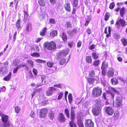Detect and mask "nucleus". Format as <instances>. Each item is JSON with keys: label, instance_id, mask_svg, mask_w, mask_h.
Masks as SVG:
<instances>
[{"label": "nucleus", "instance_id": "nucleus-1", "mask_svg": "<svg viewBox=\"0 0 127 127\" xmlns=\"http://www.w3.org/2000/svg\"><path fill=\"white\" fill-rule=\"evenodd\" d=\"M113 92L115 94H119V92L118 91L112 87H110L109 88V90L106 91V93H104L103 94V96L104 99L105 100H106L107 98L106 96L109 97L108 95H109L110 97H111L112 98H113L115 96V95L113 94L112 92Z\"/></svg>", "mask_w": 127, "mask_h": 127}, {"label": "nucleus", "instance_id": "nucleus-2", "mask_svg": "<svg viewBox=\"0 0 127 127\" xmlns=\"http://www.w3.org/2000/svg\"><path fill=\"white\" fill-rule=\"evenodd\" d=\"M0 116L1 117L2 122L3 123L0 125V127H9L11 124L8 120V116L4 114L0 113Z\"/></svg>", "mask_w": 127, "mask_h": 127}, {"label": "nucleus", "instance_id": "nucleus-3", "mask_svg": "<svg viewBox=\"0 0 127 127\" xmlns=\"http://www.w3.org/2000/svg\"><path fill=\"white\" fill-rule=\"evenodd\" d=\"M44 46L45 48L50 51L54 50L56 48V43L53 41L46 42L44 43Z\"/></svg>", "mask_w": 127, "mask_h": 127}, {"label": "nucleus", "instance_id": "nucleus-4", "mask_svg": "<svg viewBox=\"0 0 127 127\" xmlns=\"http://www.w3.org/2000/svg\"><path fill=\"white\" fill-rule=\"evenodd\" d=\"M102 93L101 88L99 87H95L92 91V95L93 97H97L101 95Z\"/></svg>", "mask_w": 127, "mask_h": 127}, {"label": "nucleus", "instance_id": "nucleus-5", "mask_svg": "<svg viewBox=\"0 0 127 127\" xmlns=\"http://www.w3.org/2000/svg\"><path fill=\"white\" fill-rule=\"evenodd\" d=\"M48 77L44 75H42L39 78L38 82L37 83L39 86H41L45 84L47 81Z\"/></svg>", "mask_w": 127, "mask_h": 127}, {"label": "nucleus", "instance_id": "nucleus-6", "mask_svg": "<svg viewBox=\"0 0 127 127\" xmlns=\"http://www.w3.org/2000/svg\"><path fill=\"white\" fill-rule=\"evenodd\" d=\"M112 99L113 100V104L114 106L118 107L121 105L122 102L120 97H117L115 101L114 100V98Z\"/></svg>", "mask_w": 127, "mask_h": 127}, {"label": "nucleus", "instance_id": "nucleus-7", "mask_svg": "<svg viewBox=\"0 0 127 127\" xmlns=\"http://www.w3.org/2000/svg\"><path fill=\"white\" fill-rule=\"evenodd\" d=\"M83 115L81 112L78 113L77 115V124L79 127H83L84 124L81 119V117H82Z\"/></svg>", "mask_w": 127, "mask_h": 127}, {"label": "nucleus", "instance_id": "nucleus-8", "mask_svg": "<svg viewBox=\"0 0 127 127\" xmlns=\"http://www.w3.org/2000/svg\"><path fill=\"white\" fill-rule=\"evenodd\" d=\"M86 127H94V123L91 120H86L85 123Z\"/></svg>", "mask_w": 127, "mask_h": 127}, {"label": "nucleus", "instance_id": "nucleus-9", "mask_svg": "<svg viewBox=\"0 0 127 127\" xmlns=\"http://www.w3.org/2000/svg\"><path fill=\"white\" fill-rule=\"evenodd\" d=\"M56 91V89L53 87H50L48 88V90L46 92L47 95H51L54 92Z\"/></svg>", "mask_w": 127, "mask_h": 127}, {"label": "nucleus", "instance_id": "nucleus-10", "mask_svg": "<svg viewBox=\"0 0 127 127\" xmlns=\"http://www.w3.org/2000/svg\"><path fill=\"white\" fill-rule=\"evenodd\" d=\"M120 24L121 26L123 27L125 26V21L123 19H120L117 21L116 25L119 26L120 25Z\"/></svg>", "mask_w": 127, "mask_h": 127}, {"label": "nucleus", "instance_id": "nucleus-11", "mask_svg": "<svg viewBox=\"0 0 127 127\" xmlns=\"http://www.w3.org/2000/svg\"><path fill=\"white\" fill-rule=\"evenodd\" d=\"M58 119L60 122H63L66 121V119L64 115L62 113H60L58 117Z\"/></svg>", "mask_w": 127, "mask_h": 127}, {"label": "nucleus", "instance_id": "nucleus-12", "mask_svg": "<svg viewBox=\"0 0 127 127\" xmlns=\"http://www.w3.org/2000/svg\"><path fill=\"white\" fill-rule=\"evenodd\" d=\"M8 69L5 67H2L0 68V74H5L8 72Z\"/></svg>", "mask_w": 127, "mask_h": 127}, {"label": "nucleus", "instance_id": "nucleus-13", "mask_svg": "<svg viewBox=\"0 0 127 127\" xmlns=\"http://www.w3.org/2000/svg\"><path fill=\"white\" fill-rule=\"evenodd\" d=\"M26 30L29 32L31 31L32 30V24L30 23H29L27 24L26 25Z\"/></svg>", "mask_w": 127, "mask_h": 127}, {"label": "nucleus", "instance_id": "nucleus-14", "mask_svg": "<svg viewBox=\"0 0 127 127\" xmlns=\"http://www.w3.org/2000/svg\"><path fill=\"white\" fill-rule=\"evenodd\" d=\"M77 32V31L76 29H74L72 30L68 31V33L71 36L74 35L75 33H76Z\"/></svg>", "mask_w": 127, "mask_h": 127}, {"label": "nucleus", "instance_id": "nucleus-15", "mask_svg": "<svg viewBox=\"0 0 127 127\" xmlns=\"http://www.w3.org/2000/svg\"><path fill=\"white\" fill-rule=\"evenodd\" d=\"M114 74L113 69L111 68H110L107 73V75L108 77H112Z\"/></svg>", "mask_w": 127, "mask_h": 127}, {"label": "nucleus", "instance_id": "nucleus-16", "mask_svg": "<svg viewBox=\"0 0 127 127\" xmlns=\"http://www.w3.org/2000/svg\"><path fill=\"white\" fill-rule=\"evenodd\" d=\"M101 110V107L100 104L99 106H95L93 107L92 111H100Z\"/></svg>", "mask_w": 127, "mask_h": 127}, {"label": "nucleus", "instance_id": "nucleus-17", "mask_svg": "<svg viewBox=\"0 0 127 127\" xmlns=\"http://www.w3.org/2000/svg\"><path fill=\"white\" fill-rule=\"evenodd\" d=\"M64 7L65 9L67 11L70 12L71 11V8L69 3H66L64 5Z\"/></svg>", "mask_w": 127, "mask_h": 127}, {"label": "nucleus", "instance_id": "nucleus-18", "mask_svg": "<svg viewBox=\"0 0 127 127\" xmlns=\"http://www.w3.org/2000/svg\"><path fill=\"white\" fill-rule=\"evenodd\" d=\"M108 67V63L104 61L102 63L101 68L104 69L106 70Z\"/></svg>", "mask_w": 127, "mask_h": 127}, {"label": "nucleus", "instance_id": "nucleus-19", "mask_svg": "<svg viewBox=\"0 0 127 127\" xmlns=\"http://www.w3.org/2000/svg\"><path fill=\"white\" fill-rule=\"evenodd\" d=\"M66 52L64 51H63L62 52H60L59 53V55L58 56V60H59L60 58H61V57H64L65 56H66L67 54Z\"/></svg>", "mask_w": 127, "mask_h": 127}, {"label": "nucleus", "instance_id": "nucleus-20", "mask_svg": "<svg viewBox=\"0 0 127 127\" xmlns=\"http://www.w3.org/2000/svg\"><path fill=\"white\" fill-rule=\"evenodd\" d=\"M11 76V72H10L6 76L3 78V79L5 81H8L10 79Z\"/></svg>", "mask_w": 127, "mask_h": 127}, {"label": "nucleus", "instance_id": "nucleus-21", "mask_svg": "<svg viewBox=\"0 0 127 127\" xmlns=\"http://www.w3.org/2000/svg\"><path fill=\"white\" fill-rule=\"evenodd\" d=\"M111 82L114 85L117 84L118 83V79L116 78H113L111 79Z\"/></svg>", "mask_w": 127, "mask_h": 127}, {"label": "nucleus", "instance_id": "nucleus-22", "mask_svg": "<svg viewBox=\"0 0 127 127\" xmlns=\"http://www.w3.org/2000/svg\"><path fill=\"white\" fill-rule=\"evenodd\" d=\"M73 120H71L69 122V125L70 127H77V125L74 122Z\"/></svg>", "mask_w": 127, "mask_h": 127}, {"label": "nucleus", "instance_id": "nucleus-23", "mask_svg": "<svg viewBox=\"0 0 127 127\" xmlns=\"http://www.w3.org/2000/svg\"><path fill=\"white\" fill-rule=\"evenodd\" d=\"M86 60L87 62L88 63H91L92 62V59L90 56L86 57Z\"/></svg>", "mask_w": 127, "mask_h": 127}, {"label": "nucleus", "instance_id": "nucleus-24", "mask_svg": "<svg viewBox=\"0 0 127 127\" xmlns=\"http://www.w3.org/2000/svg\"><path fill=\"white\" fill-rule=\"evenodd\" d=\"M57 34V31L56 30H54L52 31L50 33V36L52 37H54L56 36Z\"/></svg>", "mask_w": 127, "mask_h": 127}, {"label": "nucleus", "instance_id": "nucleus-25", "mask_svg": "<svg viewBox=\"0 0 127 127\" xmlns=\"http://www.w3.org/2000/svg\"><path fill=\"white\" fill-rule=\"evenodd\" d=\"M121 41L123 45L125 46L127 45V39L125 38H123L121 39Z\"/></svg>", "mask_w": 127, "mask_h": 127}, {"label": "nucleus", "instance_id": "nucleus-26", "mask_svg": "<svg viewBox=\"0 0 127 127\" xmlns=\"http://www.w3.org/2000/svg\"><path fill=\"white\" fill-rule=\"evenodd\" d=\"M125 13V8L124 7L122 8L120 10V15L121 16L123 17L124 14Z\"/></svg>", "mask_w": 127, "mask_h": 127}, {"label": "nucleus", "instance_id": "nucleus-27", "mask_svg": "<svg viewBox=\"0 0 127 127\" xmlns=\"http://www.w3.org/2000/svg\"><path fill=\"white\" fill-rule=\"evenodd\" d=\"M16 26L18 28V30H19L20 29H21V27L20 26V20H18L16 23Z\"/></svg>", "mask_w": 127, "mask_h": 127}, {"label": "nucleus", "instance_id": "nucleus-28", "mask_svg": "<svg viewBox=\"0 0 127 127\" xmlns=\"http://www.w3.org/2000/svg\"><path fill=\"white\" fill-rule=\"evenodd\" d=\"M95 76V73L94 70H92L89 72V76L90 77H94Z\"/></svg>", "mask_w": 127, "mask_h": 127}, {"label": "nucleus", "instance_id": "nucleus-29", "mask_svg": "<svg viewBox=\"0 0 127 127\" xmlns=\"http://www.w3.org/2000/svg\"><path fill=\"white\" fill-rule=\"evenodd\" d=\"M49 117L50 119H51L52 120H53L54 118V115L52 112H51L49 113Z\"/></svg>", "mask_w": 127, "mask_h": 127}, {"label": "nucleus", "instance_id": "nucleus-30", "mask_svg": "<svg viewBox=\"0 0 127 127\" xmlns=\"http://www.w3.org/2000/svg\"><path fill=\"white\" fill-rule=\"evenodd\" d=\"M100 61L99 60H96L93 62V64L95 66H98Z\"/></svg>", "mask_w": 127, "mask_h": 127}, {"label": "nucleus", "instance_id": "nucleus-31", "mask_svg": "<svg viewBox=\"0 0 127 127\" xmlns=\"http://www.w3.org/2000/svg\"><path fill=\"white\" fill-rule=\"evenodd\" d=\"M27 63L28 64L29 66V67H32L33 65V62L31 60H28Z\"/></svg>", "mask_w": 127, "mask_h": 127}, {"label": "nucleus", "instance_id": "nucleus-32", "mask_svg": "<svg viewBox=\"0 0 127 127\" xmlns=\"http://www.w3.org/2000/svg\"><path fill=\"white\" fill-rule=\"evenodd\" d=\"M62 38L63 41H65L67 40V36L64 33H63L62 35Z\"/></svg>", "mask_w": 127, "mask_h": 127}, {"label": "nucleus", "instance_id": "nucleus-33", "mask_svg": "<svg viewBox=\"0 0 127 127\" xmlns=\"http://www.w3.org/2000/svg\"><path fill=\"white\" fill-rule=\"evenodd\" d=\"M110 15L109 13L108 12H106L105 16V20L106 21L108 20L110 17Z\"/></svg>", "mask_w": 127, "mask_h": 127}, {"label": "nucleus", "instance_id": "nucleus-34", "mask_svg": "<svg viewBox=\"0 0 127 127\" xmlns=\"http://www.w3.org/2000/svg\"><path fill=\"white\" fill-rule=\"evenodd\" d=\"M78 0H73L72 4L73 6L75 7H77L78 6Z\"/></svg>", "mask_w": 127, "mask_h": 127}, {"label": "nucleus", "instance_id": "nucleus-35", "mask_svg": "<svg viewBox=\"0 0 127 127\" xmlns=\"http://www.w3.org/2000/svg\"><path fill=\"white\" fill-rule=\"evenodd\" d=\"M92 55L93 58L94 59H96L98 58V57L95 52H93L92 54Z\"/></svg>", "mask_w": 127, "mask_h": 127}, {"label": "nucleus", "instance_id": "nucleus-36", "mask_svg": "<svg viewBox=\"0 0 127 127\" xmlns=\"http://www.w3.org/2000/svg\"><path fill=\"white\" fill-rule=\"evenodd\" d=\"M65 26L67 28H70L72 27V24L71 23L69 22H66Z\"/></svg>", "mask_w": 127, "mask_h": 127}, {"label": "nucleus", "instance_id": "nucleus-37", "mask_svg": "<svg viewBox=\"0 0 127 127\" xmlns=\"http://www.w3.org/2000/svg\"><path fill=\"white\" fill-rule=\"evenodd\" d=\"M88 82L90 83H93L95 81V79L92 78H88Z\"/></svg>", "mask_w": 127, "mask_h": 127}, {"label": "nucleus", "instance_id": "nucleus-38", "mask_svg": "<svg viewBox=\"0 0 127 127\" xmlns=\"http://www.w3.org/2000/svg\"><path fill=\"white\" fill-rule=\"evenodd\" d=\"M46 112H40V116L41 117L43 118L46 115Z\"/></svg>", "mask_w": 127, "mask_h": 127}, {"label": "nucleus", "instance_id": "nucleus-39", "mask_svg": "<svg viewBox=\"0 0 127 127\" xmlns=\"http://www.w3.org/2000/svg\"><path fill=\"white\" fill-rule=\"evenodd\" d=\"M38 3L41 6H44L45 5V3L43 0H39L38 1Z\"/></svg>", "mask_w": 127, "mask_h": 127}, {"label": "nucleus", "instance_id": "nucleus-40", "mask_svg": "<svg viewBox=\"0 0 127 127\" xmlns=\"http://www.w3.org/2000/svg\"><path fill=\"white\" fill-rule=\"evenodd\" d=\"M75 113L74 112H71V120H73L75 119Z\"/></svg>", "mask_w": 127, "mask_h": 127}, {"label": "nucleus", "instance_id": "nucleus-41", "mask_svg": "<svg viewBox=\"0 0 127 127\" xmlns=\"http://www.w3.org/2000/svg\"><path fill=\"white\" fill-rule=\"evenodd\" d=\"M63 95V92H60L58 96L57 99L58 100H60L62 98Z\"/></svg>", "mask_w": 127, "mask_h": 127}, {"label": "nucleus", "instance_id": "nucleus-42", "mask_svg": "<svg viewBox=\"0 0 127 127\" xmlns=\"http://www.w3.org/2000/svg\"><path fill=\"white\" fill-rule=\"evenodd\" d=\"M24 21H25V20H26L27 19L28 14L26 12L24 11Z\"/></svg>", "mask_w": 127, "mask_h": 127}, {"label": "nucleus", "instance_id": "nucleus-43", "mask_svg": "<svg viewBox=\"0 0 127 127\" xmlns=\"http://www.w3.org/2000/svg\"><path fill=\"white\" fill-rule=\"evenodd\" d=\"M31 55L33 57H39L40 56V54L39 53L37 52H34L31 54Z\"/></svg>", "mask_w": 127, "mask_h": 127}, {"label": "nucleus", "instance_id": "nucleus-44", "mask_svg": "<svg viewBox=\"0 0 127 127\" xmlns=\"http://www.w3.org/2000/svg\"><path fill=\"white\" fill-rule=\"evenodd\" d=\"M65 62V59H62L60 60L59 64L61 65L64 64Z\"/></svg>", "mask_w": 127, "mask_h": 127}, {"label": "nucleus", "instance_id": "nucleus-45", "mask_svg": "<svg viewBox=\"0 0 127 127\" xmlns=\"http://www.w3.org/2000/svg\"><path fill=\"white\" fill-rule=\"evenodd\" d=\"M53 64H54L53 63H51V62H49L47 63V65L49 67H52Z\"/></svg>", "mask_w": 127, "mask_h": 127}, {"label": "nucleus", "instance_id": "nucleus-46", "mask_svg": "<svg viewBox=\"0 0 127 127\" xmlns=\"http://www.w3.org/2000/svg\"><path fill=\"white\" fill-rule=\"evenodd\" d=\"M115 6V4L114 3V2H113L111 3L109 5V8L111 9H113L114 8Z\"/></svg>", "mask_w": 127, "mask_h": 127}, {"label": "nucleus", "instance_id": "nucleus-47", "mask_svg": "<svg viewBox=\"0 0 127 127\" xmlns=\"http://www.w3.org/2000/svg\"><path fill=\"white\" fill-rule=\"evenodd\" d=\"M51 70L53 72H55L57 70V67L56 66H54L52 67V68L51 69Z\"/></svg>", "mask_w": 127, "mask_h": 127}, {"label": "nucleus", "instance_id": "nucleus-48", "mask_svg": "<svg viewBox=\"0 0 127 127\" xmlns=\"http://www.w3.org/2000/svg\"><path fill=\"white\" fill-rule=\"evenodd\" d=\"M68 97L69 100V102H70L71 101L72 99V94H69L68 95Z\"/></svg>", "mask_w": 127, "mask_h": 127}, {"label": "nucleus", "instance_id": "nucleus-49", "mask_svg": "<svg viewBox=\"0 0 127 127\" xmlns=\"http://www.w3.org/2000/svg\"><path fill=\"white\" fill-rule=\"evenodd\" d=\"M36 61L38 63H45L46 62L45 61L43 60L40 59H37L36 60Z\"/></svg>", "mask_w": 127, "mask_h": 127}, {"label": "nucleus", "instance_id": "nucleus-50", "mask_svg": "<svg viewBox=\"0 0 127 127\" xmlns=\"http://www.w3.org/2000/svg\"><path fill=\"white\" fill-rule=\"evenodd\" d=\"M114 37L116 39H118L120 38V35L117 34L115 33L114 34Z\"/></svg>", "mask_w": 127, "mask_h": 127}, {"label": "nucleus", "instance_id": "nucleus-51", "mask_svg": "<svg viewBox=\"0 0 127 127\" xmlns=\"http://www.w3.org/2000/svg\"><path fill=\"white\" fill-rule=\"evenodd\" d=\"M50 2L52 5H54L56 3V0H50Z\"/></svg>", "mask_w": 127, "mask_h": 127}, {"label": "nucleus", "instance_id": "nucleus-52", "mask_svg": "<svg viewBox=\"0 0 127 127\" xmlns=\"http://www.w3.org/2000/svg\"><path fill=\"white\" fill-rule=\"evenodd\" d=\"M73 42L72 41H70L68 43V45L70 47H72L73 45Z\"/></svg>", "mask_w": 127, "mask_h": 127}, {"label": "nucleus", "instance_id": "nucleus-53", "mask_svg": "<svg viewBox=\"0 0 127 127\" xmlns=\"http://www.w3.org/2000/svg\"><path fill=\"white\" fill-rule=\"evenodd\" d=\"M112 110V108L110 107L109 106L106 108V109L105 111H111Z\"/></svg>", "mask_w": 127, "mask_h": 127}, {"label": "nucleus", "instance_id": "nucleus-54", "mask_svg": "<svg viewBox=\"0 0 127 127\" xmlns=\"http://www.w3.org/2000/svg\"><path fill=\"white\" fill-rule=\"evenodd\" d=\"M50 22L52 24H55V21L53 19H50Z\"/></svg>", "mask_w": 127, "mask_h": 127}, {"label": "nucleus", "instance_id": "nucleus-55", "mask_svg": "<svg viewBox=\"0 0 127 127\" xmlns=\"http://www.w3.org/2000/svg\"><path fill=\"white\" fill-rule=\"evenodd\" d=\"M20 108L18 106H16L15 107V111H20Z\"/></svg>", "mask_w": 127, "mask_h": 127}, {"label": "nucleus", "instance_id": "nucleus-56", "mask_svg": "<svg viewBox=\"0 0 127 127\" xmlns=\"http://www.w3.org/2000/svg\"><path fill=\"white\" fill-rule=\"evenodd\" d=\"M32 71L34 75H37V71L36 69L34 68L33 70Z\"/></svg>", "mask_w": 127, "mask_h": 127}, {"label": "nucleus", "instance_id": "nucleus-57", "mask_svg": "<svg viewBox=\"0 0 127 127\" xmlns=\"http://www.w3.org/2000/svg\"><path fill=\"white\" fill-rule=\"evenodd\" d=\"M47 103L48 101H47L45 100L43 101L42 102V105L45 106L47 104Z\"/></svg>", "mask_w": 127, "mask_h": 127}, {"label": "nucleus", "instance_id": "nucleus-58", "mask_svg": "<svg viewBox=\"0 0 127 127\" xmlns=\"http://www.w3.org/2000/svg\"><path fill=\"white\" fill-rule=\"evenodd\" d=\"M99 112H92L94 115L95 116H98L99 114Z\"/></svg>", "mask_w": 127, "mask_h": 127}, {"label": "nucleus", "instance_id": "nucleus-59", "mask_svg": "<svg viewBox=\"0 0 127 127\" xmlns=\"http://www.w3.org/2000/svg\"><path fill=\"white\" fill-rule=\"evenodd\" d=\"M19 67H18L16 68H15L13 70V72L14 73H17V71Z\"/></svg>", "mask_w": 127, "mask_h": 127}, {"label": "nucleus", "instance_id": "nucleus-60", "mask_svg": "<svg viewBox=\"0 0 127 127\" xmlns=\"http://www.w3.org/2000/svg\"><path fill=\"white\" fill-rule=\"evenodd\" d=\"M40 35L42 36H44L45 35V32L41 31L40 32Z\"/></svg>", "mask_w": 127, "mask_h": 127}, {"label": "nucleus", "instance_id": "nucleus-61", "mask_svg": "<svg viewBox=\"0 0 127 127\" xmlns=\"http://www.w3.org/2000/svg\"><path fill=\"white\" fill-rule=\"evenodd\" d=\"M35 116V114L34 112H32L31 115V117L32 118H34Z\"/></svg>", "mask_w": 127, "mask_h": 127}, {"label": "nucleus", "instance_id": "nucleus-62", "mask_svg": "<svg viewBox=\"0 0 127 127\" xmlns=\"http://www.w3.org/2000/svg\"><path fill=\"white\" fill-rule=\"evenodd\" d=\"M0 89L2 90V91L3 92H4L6 90V88L4 86H3L2 88L0 87Z\"/></svg>", "mask_w": 127, "mask_h": 127}, {"label": "nucleus", "instance_id": "nucleus-63", "mask_svg": "<svg viewBox=\"0 0 127 127\" xmlns=\"http://www.w3.org/2000/svg\"><path fill=\"white\" fill-rule=\"evenodd\" d=\"M42 38H37L35 40V42H39L42 39Z\"/></svg>", "mask_w": 127, "mask_h": 127}, {"label": "nucleus", "instance_id": "nucleus-64", "mask_svg": "<svg viewBox=\"0 0 127 127\" xmlns=\"http://www.w3.org/2000/svg\"><path fill=\"white\" fill-rule=\"evenodd\" d=\"M81 42L80 41H79L77 44V47H80L81 45Z\"/></svg>", "mask_w": 127, "mask_h": 127}]
</instances>
